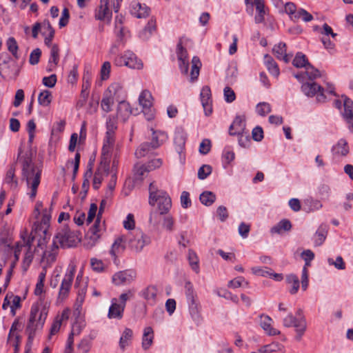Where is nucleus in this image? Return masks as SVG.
<instances>
[{"label": "nucleus", "instance_id": "f257e3e1", "mask_svg": "<svg viewBox=\"0 0 353 353\" xmlns=\"http://www.w3.org/2000/svg\"><path fill=\"white\" fill-rule=\"evenodd\" d=\"M22 180L26 181L28 188L30 191L28 193L33 199L37 195V188L40 183L41 168L32 162V158L26 154L21 160Z\"/></svg>", "mask_w": 353, "mask_h": 353}, {"label": "nucleus", "instance_id": "f03ea898", "mask_svg": "<svg viewBox=\"0 0 353 353\" xmlns=\"http://www.w3.org/2000/svg\"><path fill=\"white\" fill-rule=\"evenodd\" d=\"M48 313V310L44 305L34 304L32 306L26 327L29 339H33L36 332L43 328Z\"/></svg>", "mask_w": 353, "mask_h": 353}, {"label": "nucleus", "instance_id": "7ed1b4c3", "mask_svg": "<svg viewBox=\"0 0 353 353\" xmlns=\"http://www.w3.org/2000/svg\"><path fill=\"white\" fill-rule=\"evenodd\" d=\"M149 192L150 205H157L160 214H167L172 207L171 199L168 194L165 192L159 190L154 182L150 184Z\"/></svg>", "mask_w": 353, "mask_h": 353}, {"label": "nucleus", "instance_id": "20e7f679", "mask_svg": "<svg viewBox=\"0 0 353 353\" xmlns=\"http://www.w3.org/2000/svg\"><path fill=\"white\" fill-rule=\"evenodd\" d=\"M302 92L307 97L316 96L319 103H324L327 99L326 93L334 94V89L329 88L326 90L321 85L314 82H306L301 85Z\"/></svg>", "mask_w": 353, "mask_h": 353}, {"label": "nucleus", "instance_id": "39448f33", "mask_svg": "<svg viewBox=\"0 0 353 353\" xmlns=\"http://www.w3.org/2000/svg\"><path fill=\"white\" fill-rule=\"evenodd\" d=\"M125 236L130 248L136 252H141L146 245L150 243V238L139 229L134 230Z\"/></svg>", "mask_w": 353, "mask_h": 353}, {"label": "nucleus", "instance_id": "423d86ee", "mask_svg": "<svg viewBox=\"0 0 353 353\" xmlns=\"http://www.w3.org/2000/svg\"><path fill=\"white\" fill-rule=\"evenodd\" d=\"M39 250L42 251L41 263H46V265H49L56 259L59 245L57 244V241L53 240L52 243L49 246H47L46 240L44 238L39 241L38 248L36 250L37 253L39 252Z\"/></svg>", "mask_w": 353, "mask_h": 353}, {"label": "nucleus", "instance_id": "0eeeda50", "mask_svg": "<svg viewBox=\"0 0 353 353\" xmlns=\"http://www.w3.org/2000/svg\"><path fill=\"white\" fill-rule=\"evenodd\" d=\"M57 244L59 243L62 248H70L76 245L79 238L74 231H72L68 226L59 229L54 239Z\"/></svg>", "mask_w": 353, "mask_h": 353}, {"label": "nucleus", "instance_id": "6e6552de", "mask_svg": "<svg viewBox=\"0 0 353 353\" xmlns=\"http://www.w3.org/2000/svg\"><path fill=\"white\" fill-rule=\"evenodd\" d=\"M116 65H125L130 68L140 70L143 68L142 61L131 51L125 52L123 55L117 56L114 59Z\"/></svg>", "mask_w": 353, "mask_h": 353}, {"label": "nucleus", "instance_id": "1a4fd4ad", "mask_svg": "<svg viewBox=\"0 0 353 353\" xmlns=\"http://www.w3.org/2000/svg\"><path fill=\"white\" fill-rule=\"evenodd\" d=\"M114 145V135L111 132H106L103 140L102 148L101 161L103 162V166L105 167V163H110L111 154Z\"/></svg>", "mask_w": 353, "mask_h": 353}, {"label": "nucleus", "instance_id": "9d476101", "mask_svg": "<svg viewBox=\"0 0 353 353\" xmlns=\"http://www.w3.org/2000/svg\"><path fill=\"white\" fill-rule=\"evenodd\" d=\"M75 273V266L72 265L70 268L69 271L65 274L64 279L61 282V285L59 289L58 299L63 301L68 296L71 288L72 283Z\"/></svg>", "mask_w": 353, "mask_h": 353}, {"label": "nucleus", "instance_id": "9b49d317", "mask_svg": "<svg viewBox=\"0 0 353 353\" xmlns=\"http://www.w3.org/2000/svg\"><path fill=\"white\" fill-rule=\"evenodd\" d=\"M109 0H100V5L95 10L94 17L97 20L110 22L112 19V12L108 7Z\"/></svg>", "mask_w": 353, "mask_h": 353}, {"label": "nucleus", "instance_id": "f8f14e48", "mask_svg": "<svg viewBox=\"0 0 353 353\" xmlns=\"http://www.w3.org/2000/svg\"><path fill=\"white\" fill-rule=\"evenodd\" d=\"M245 115H237L229 128V134L231 136L241 134L245 131Z\"/></svg>", "mask_w": 353, "mask_h": 353}, {"label": "nucleus", "instance_id": "ddd939ff", "mask_svg": "<svg viewBox=\"0 0 353 353\" xmlns=\"http://www.w3.org/2000/svg\"><path fill=\"white\" fill-rule=\"evenodd\" d=\"M136 277L135 273L128 271H120L114 274L112 276V282L117 285H120L123 284H128L132 282Z\"/></svg>", "mask_w": 353, "mask_h": 353}, {"label": "nucleus", "instance_id": "4468645a", "mask_svg": "<svg viewBox=\"0 0 353 353\" xmlns=\"http://www.w3.org/2000/svg\"><path fill=\"white\" fill-rule=\"evenodd\" d=\"M103 162L101 161L97 170L96 171L93 179V188L97 190L103 179L104 176H107L110 172V163H106L105 167L103 166Z\"/></svg>", "mask_w": 353, "mask_h": 353}, {"label": "nucleus", "instance_id": "2eb2a0df", "mask_svg": "<svg viewBox=\"0 0 353 353\" xmlns=\"http://www.w3.org/2000/svg\"><path fill=\"white\" fill-rule=\"evenodd\" d=\"M111 303L108 314V318L121 319L125 309L123 303L119 304L117 299H112Z\"/></svg>", "mask_w": 353, "mask_h": 353}, {"label": "nucleus", "instance_id": "dca6fc26", "mask_svg": "<svg viewBox=\"0 0 353 353\" xmlns=\"http://www.w3.org/2000/svg\"><path fill=\"white\" fill-rule=\"evenodd\" d=\"M272 319L267 315L260 316V325L263 330L269 336H275L280 334V331L272 326Z\"/></svg>", "mask_w": 353, "mask_h": 353}, {"label": "nucleus", "instance_id": "f3484780", "mask_svg": "<svg viewBox=\"0 0 353 353\" xmlns=\"http://www.w3.org/2000/svg\"><path fill=\"white\" fill-rule=\"evenodd\" d=\"M177 57L179 61V67L181 72L187 74L188 70V53L185 49L183 48L181 43L177 45Z\"/></svg>", "mask_w": 353, "mask_h": 353}, {"label": "nucleus", "instance_id": "a211bd4d", "mask_svg": "<svg viewBox=\"0 0 353 353\" xmlns=\"http://www.w3.org/2000/svg\"><path fill=\"white\" fill-rule=\"evenodd\" d=\"M186 296L189 303L190 312L193 318L198 316L199 307L196 300V295L192 287L187 288Z\"/></svg>", "mask_w": 353, "mask_h": 353}, {"label": "nucleus", "instance_id": "6ab92c4d", "mask_svg": "<svg viewBox=\"0 0 353 353\" xmlns=\"http://www.w3.org/2000/svg\"><path fill=\"white\" fill-rule=\"evenodd\" d=\"M125 242H127V238L125 235L119 236L114 240L110 250V254L112 257L116 259L117 254L125 250Z\"/></svg>", "mask_w": 353, "mask_h": 353}, {"label": "nucleus", "instance_id": "aec40b11", "mask_svg": "<svg viewBox=\"0 0 353 353\" xmlns=\"http://www.w3.org/2000/svg\"><path fill=\"white\" fill-rule=\"evenodd\" d=\"M157 294V289L153 285L148 286L140 292L141 296H142L150 305L155 303Z\"/></svg>", "mask_w": 353, "mask_h": 353}, {"label": "nucleus", "instance_id": "412c9836", "mask_svg": "<svg viewBox=\"0 0 353 353\" xmlns=\"http://www.w3.org/2000/svg\"><path fill=\"white\" fill-rule=\"evenodd\" d=\"M59 61V48L57 44H53L50 48V57L48 65V70L51 72L57 65Z\"/></svg>", "mask_w": 353, "mask_h": 353}, {"label": "nucleus", "instance_id": "4be33fe9", "mask_svg": "<svg viewBox=\"0 0 353 353\" xmlns=\"http://www.w3.org/2000/svg\"><path fill=\"white\" fill-rule=\"evenodd\" d=\"M131 12L137 18H145L150 14V8L144 4L141 5L140 3H134L132 6Z\"/></svg>", "mask_w": 353, "mask_h": 353}, {"label": "nucleus", "instance_id": "5701e85b", "mask_svg": "<svg viewBox=\"0 0 353 353\" xmlns=\"http://www.w3.org/2000/svg\"><path fill=\"white\" fill-rule=\"evenodd\" d=\"M333 154L338 157H345L349 153V147L347 142L343 139H340L332 148Z\"/></svg>", "mask_w": 353, "mask_h": 353}, {"label": "nucleus", "instance_id": "b1692460", "mask_svg": "<svg viewBox=\"0 0 353 353\" xmlns=\"http://www.w3.org/2000/svg\"><path fill=\"white\" fill-rule=\"evenodd\" d=\"M131 114L130 104L124 101L119 102L117 107V117L125 121Z\"/></svg>", "mask_w": 353, "mask_h": 353}, {"label": "nucleus", "instance_id": "393cba45", "mask_svg": "<svg viewBox=\"0 0 353 353\" xmlns=\"http://www.w3.org/2000/svg\"><path fill=\"white\" fill-rule=\"evenodd\" d=\"M154 339V332L151 327H147L144 329L142 338V347L148 350L152 344Z\"/></svg>", "mask_w": 353, "mask_h": 353}, {"label": "nucleus", "instance_id": "a878e982", "mask_svg": "<svg viewBox=\"0 0 353 353\" xmlns=\"http://www.w3.org/2000/svg\"><path fill=\"white\" fill-rule=\"evenodd\" d=\"M254 4L256 10V14L255 15L254 20L256 23H260L264 21V16L265 14V5L263 0H254Z\"/></svg>", "mask_w": 353, "mask_h": 353}, {"label": "nucleus", "instance_id": "bb28decb", "mask_svg": "<svg viewBox=\"0 0 353 353\" xmlns=\"http://www.w3.org/2000/svg\"><path fill=\"white\" fill-rule=\"evenodd\" d=\"M122 91L123 87L121 84L116 82L112 83L105 90V93L118 100L121 98Z\"/></svg>", "mask_w": 353, "mask_h": 353}, {"label": "nucleus", "instance_id": "cd10ccee", "mask_svg": "<svg viewBox=\"0 0 353 353\" xmlns=\"http://www.w3.org/2000/svg\"><path fill=\"white\" fill-rule=\"evenodd\" d=\"M273 52L278 59H283L285 63L290 61L289 55L286 54V45L285 43L281 42L275 46L273 48Z\"/></svg>", "mask_w": 353, "mask_h": 353}, {"label": "nucleus", "instance_id": "c85d7f7f", "mask_svg": "<svg viewBox=\"0 0 353 353\" xmlns=\"http://www.w3.org/2000/svg\"><path fill=\"white\" fill-rule=\"evenodd\" d=\"M139 102L143 109H150L152 105V97L151 93L148 90H143L139 96Z\"/></svg>", "mask_w": 353, "mask_h": 353}, {"label": "nucleus", "instance_id": "c756f323", "mask_svg": "<svg viewBox=\"0 0 353 353\" xmlns=\"http://www.w3.org/2000/svg\"><path fill=\"white\" fill-rule=\"evenodd\" d=\"M344 112L343 116L347 122H350L353 119V101L345 97L343 101Z\"/></svg>", "mask_w": 353, "mask_h": 353}, {"label": "nucleus", "instance_id": "7c9ffc66", "mask_svg": "<svg viewBox=\"0 0 353 353\" xmlns=\"http://www.w3.org/2000/svg\"><path fill=\"white\" fill-rule=\"evenodd\" d=\"M52 101V92L48 90H42L38 95V103L40 105L48 107Z\"/></svg>", "mask_w": 353, "mask_h": 353}, {"label": "nucleus", "instance_id": "2f4dec72", "mask_svg": "<svg viewBox=\"0 0 353 353\" xmlns=\"http://www.w3.org/2000/svg\"><path fill=\"white\" fill-rule=\"evenodd\" d=\"M157 25L156 20L153 18H151L148 22L146 26L143 30V31L140 34V37L143 39H148L150 35L153 33V32L156 31Z\"/></svg>", "mask_w": 353, "mask_h": 353}, {"label": "nucleus", "instance_id": "473e14b6", "mask_svg": "<svg viewBox=\"0 0 353 353\" xmlns=\"http://www.w3.org/2000/svg\"><path fill=\"white\" fill-rule=\"evenodd\" d=\"M132 337V331L130 328H125L119 340V347L124 350L126 347L129 346Z\"/></svg>", "mask_w": 353, "mask_h": 353}, {"label": "nucleus", "instance_id": "72a5a7b5", "mask_svg": "<svg viewBox=\"0 0 353 353\" xmlns=\"http://www.w3.org/2000/svg\"><path fill=\"white\" fill-rule=\"evenodd\" d=\"M265 63L268 71L274 76L278 77L279 74V69L278 68L277 64L274 61V59L269 56L268 54H265L264 56Z\"/></svg>", "mask_w": 353, "mask_h": 353}, {"label": "nucleus", "instance_id": "f704fd0d", "mask_svg": "<svg viewBox=\"0 0 353 353\" xmlns=\"http://www.w3.org/2000/svg\"><path fill=\"white\" fill-rule=\"evenodd\" d=\"M152 131V139L151 144V148L152 149H156L159 147L161 143L163 142L164 139L166 138L165 134L163 132L160 131Z\"/></svg>", "mask_w": 353, "mask_h": 353}, {"label": "nucleus", "instance_id": "c9c22d12", "mask_svg": "<svg viewBox=\"0 0 353 353\" xmlns=\"http://www.w3.org/2000/svg\"><path fill=\"white\" fill-rule=\"evenodd\" d=\"M304 74H305L306 79L310 81H313L321 77L320 71L312 66L310 63L306 65Z\"/></svg>", "mask_w": 353, "mask_h": 353}, {"label": "nucleus", "instance_id": "e433bc0d", "mask_svg": "<svg viewBox=\"0 0 353 353\" xmlns=\"http://www.w3.org/2000/svg\"><path fill=\"white\" fill-rule=\"evenodd\" d=\"M5 181L6 183L9 184L12 189H15L17 187L18 181L15 177V169L14 167H10L7 171Z\"/></svg>", "mask_w": 353, "mask_h": 353}, {"label": "nucleus", "instance_id": "4c0bfd02", "mask_svg": "<svg viewBox=\"0 0 353 353\" xmlns=\"http://www.w3.org/2000/svg\"><path fill=\"white\" fill-rule=\"evenodd\" d=\"M19 326V323L17 321H14L10 330V333L8 335V342L12 343V345L17 347L18 341H19V335L16 332Z\"/></svg>", "mask_w": 353, "mask_h": 353}, {"label": "nucleus", "instance_id": "58836bf2", "mask_svg": "<svg viewBox=\"0 0 353 353\" xmlns=\"http://www.w3.org/2000/svg\"><path fill=\"white\" fill-rule=\"evenodd\" d=\"M84 327V323L81 319H77L76 321L72 324V330L70 334H69V336L68 338V340L71 339V341H74V336H78L81 332L82 328Z\"/></svg>", "mask_w": 353, "mask_h": 353}, {"label": "nucleus", "instance_id": "ea45409f", "mask_svg": "<svg viewBox=\"0 0 353 353\" xmlns=\"http://www.w3.org/2000/svg\"><path fill=\"white\" fill-rule=\"evenodd\" d=\"M292 228L291 223L287 219L281 221L271 229L272 233H281L283 231H289Z\"/></svg>", "mask_w": 353, "mask_h": 353}, {"label": "nucleus", "instance_id": "a19ab883", "mask_svg": "<svg viewBox=\"0 0 353 353\" xmlns=\"http://www.w3.org/2000/svg\"><path fill=\"white\" fill-rule=\"evenodd\" d=\"M201 66V63L199 59L196 57H194L192 59V70L190 73L192 81H194L198 78Z\"/></svg>", "mask_w": 353, "mask_h": 353}, {"label": "nucleus", "instance_id": "79ce46f5", "mask_svg": "<svg viewBox=\"0 0 353 353\" xmlns=\"http://www.w3.org/2000/svg\"><path fill=\"white\" fill-rule=\"evenodd\" d=\"M286 281L288 283L292 286L290 292L292 294H296L299 288V280L298 277L294 274H289L286 277Z\"/></svg>", "mask_w": 353, "mask_h": 353}, {"label": "nucleus", "instance_id": "37998d69", "mask_svg": "<svg viewBox=\"0 0 353 353\" xmlns=\"http://www.w3.org/2000/svg\"><path fill=\"white\" fill-rule=\"evenodd\" d=\"M309 61L305 54L301 52L296 53L294 59H293L292 64L296 68H305L306 65L309 64Z\"/></svg>", "mask_w": 353, "mask_h": 353}, {"label": "nucleus", "instance_id": "c03bdc74", "mask_svg": "<svg viewBox=\"0 0 353 353\" xmlns=\"http://www.w3.org/2000/svg\"><path fill=\"white\" fill-rule=\"evenodd\" d=\"M327 234V230L325 227L321 226L315 234V245L319 246L325 241Z\"/></svg>", "mask_w": 353, "mask_h": 353}, {"label": "nucleus", "instance_id": "a18cd8bd", "mask_svg": "<svg viewBox=\"0 0 353 353\" xmlns=\"http://www.w3.org/2000/svg\"><path fill=\"white\" fill-rule=\"evenodd\" d=\"M115 99L110 97L104 92L103 97L101 102V106L103 110L106 112H108L111 110L112 106L114 103Z\"/></svg>", "mask_w": 353, "mask_h": 353}, {"label": "nucleus", "instance_id": "49530a36", "mask_svg": "<svg viewBox=\"0 0 353 353\" xmlns=\"http://www.w3.org/2000/svg\"><path fill=\"white\" fill-rule=\"evenodd\" d=\"M216 200L215 194L210 191L203 192L200 195L201 202L207 206L211 205Z\"/></svg>", "mask_w": 353, "mask_h": 353}, {"label": "nucleus", "instance_id": "de8ad7c7", "mask_svg": "<svg viewBox=\"0 0 353 353\" xmlns=\"http://www.w3.org/2000/svg\"><path fill=\"white\" fill-rule=\"evenodd\" d=\"M24 243L26 244V246L28 247V250L26 253V255H25V257H24L23 261V265H22L23 270L26 271L32 261L33 253H32V252L30 251V243H31L30 240L28 239Z\"/></svg>", "mask_w": 353, "mask_h": 353}, {"label": "nucleus", "instance_id": "09e8293b", "mask_svg": "<svg viewBox=\"0 0 353 353\" xmlns=\"http://www.w3.org/2000/svg\"><path fill=\"white\" fill-rule=\"evenodd\" d=\"M134 175L137 179L142 180L150 172V169L146 165L137 164L134 168Z\"/></svg>", "mask_w": 353, "mask_h": 353}, {"label": "nucleus", "instance_id": "8fccbe9b", "mask_svg": "<svg viewBox=\"0 0 353 353\" xmlns=\"http://www.w3.org/2000/svg\"><path fill=\"white\" fill-rule=\"evenodd\" d=\"M101 234H91L88 232L85 239V246L87 249H92L98 242Z\"/></svg>", "mask_w": 353, "mask_h": 353}, {"label": "nucleus", "instance_id": "3c124183", "mask_svg": "<svg viewBox=\"0 0 353 353\" xmlns=\"http://www.w3.org/2000/svg\"><path fill=\"white\" fill-rule=\"evenodd\" d=\"M201 101L203 108H205V105L208 103H211V90L208 86H204L201 89Z\"/></svg>", "mask_w": 353, "mask_h": 353}, {"label": "nucleus", "instance_id": "603ef678", "mask_svg": "<svg viewBox=\"0 0 353 353\" xmlns=\"http://www.w3.org/2000/svg\"><path fill=\"white\" fill-rule=\"evenodd\" d=\"M174 142L175 150L178 153H181L184 148L185 138L181 132H176L174 136Z\"/></svg>", "mask_w": 353, "mask_h": 353}, {"label": "nucleus", "instance_id": "864d4df0", "mask_svg": "<svg viewBox=\"0 0 353 353\" xmlns=\"http://www.w3.org/2000/svg\"><path fill=\"white\" fill-rule=\"evenodd\" d=\"M188 261L192 269L196 272H198L199 270V259L196 254L192 250H189Z\"/></svg>", "mask_w": 353, "mask_h": 353}, {"label": "nucleus", "instance_id": "5fc2aeb1", "mask_svg": "<svg viewBox=\"0 0 353 353\" xmlns=\"http://www.w3.org/2000/svg\"><path fill=\"white\" fill-rule=\"evenodd\" d=\"M297 332V339L299 340L306 329V323L303 318L297 319L294 324Z\"/></svg>", "mask_w": 353, "mask_h": 353}, {"label": "nucleus", "instance_id": "6e6d98bb", "mask_svg": "<svg viewBox=\"0 0 353 353\" xmlns=\"http://www.w3.org/2000/svg\"><path fill=\"white\" fill-rule=\"evenodd\" d=\"M299 19H302L303 21L308 22L313 19V17L306 10L300 9L294 14V18L293 20L296 21Z\"/></svg>", "mask_w": 353, "mask_h": 353}, {"label": "nucleus", "instance_id": "4d7b16f0", "mask_svg": "<svg viewBox=\"0 0 353 353\" xmlns=\"http://www.w3.org/2000/svg\"><path fill=\"white\" fill-rule=\"evenodd\" d=\"M152 148H151V144L146 142L142 143L136 150L135 155L138 158H141L145 157Z\"/></svg>", "mask_w": 353, "mask_h": 353}, {"label": "nucleus", "instance_id": "13d9d810", "mask_svg": "<svg viewBox=\"0 0 353 353\" xmlns=\"http://www.w3.org/2000/svg\"><path fill=\"white\" fill-rule=\"evenodd\" d=\"M117 183V172L115 170H112V174H111V179L108 183V191L105 193V198H110L112 195V192L115 188Z\"/></svg>", "mask_w": 353, "mask_h": 353}, {"label": "nucleus", "instance_id": "bf43d9fd", "mask_svg": "<svg viewBox=\"0 0 353 353\" xmlns=\"http://www.w3.org/2000/svg\"><path fill=\"white\" fill-rule=\"evenodd\" d=\"M90 265L92 269L97 272H103L105 269L103 262L97 258H92L90 259Z\"/></svg>", "mask_w": 353, "mask_h": 353}, {"label": "nucleus", "instance_id": "052dcab7", "mask_svg": "<svg viewBox=\"0 0 353 353\" xmlns=\"http://www.w3.org/2000/svg\"><path fill=\"white\" fill-rule=\"evenodd\" d=\"M8 50L12 53V54L18 59L17 50L18 45L16 40L13 37H10L7 41Z\"/></svg>", "mask_w": 353, "mask_h": 353}, {"label": "nucleus", "instance_id": "680f3d73", "mask_svg": "<svg viewBox=\"0 0 353 353\" xmlns=\"http://www.w3.org/2000/svg\"><path fill=\"white\" fill-rule=\"evenodd\" d=\"M51 216L49 212L46 210L43 212L42 219L41 221V230L43 233H46L47 228L49 227Z\"/></svg>", "mask_w": 353, "mask_h": 353}, {"label": "nucleus", "instance_id": "e2e57ef3", "mask_svg": "<svg viewBox=\"0 0 353 353\" xmlns=\"http://www.w3.org/2000/svg\"><path fill=\"white\" fill-rule=\"evenodd\" d=\"M111 64L109 61H105L101 68V78L102 80H107L110 77Z\"/></svg>", "mask_w": 353, "mask_h": 353}, {"label": "nucleus", "instance_id": "0e129e2a", "mask_svg": "<svg viewBox=\"0 0 353 353\" xmlns=\"http://www.w3.org/2000/svg\"><path fill=\"white\" fill-rule=\"evenodd\" d=\"M327 262L329 265H334L338 270H344L345 268V265L343 261V259L340 256L336 257L335 261L333 260V259L329 258L327 259Z\"/></svg>", "mask_w": 353, "mask_h": 353}, {"label": "nucleus", "instance_id": "69168bd1", "mask_svg": "<svg viewBox=\"0 0 353 353\" xmlns=\"http://www.w3.org/2000/svg\"><path fill=\"white\" fill-rule=\"evenodd\" d=\"M162 226L168 232H172L174 230V219L172 216L168 215L164 216L163 220Z\"/></svg>", "mask_w": 353, "mask_h": 353}, {"label": "nucleus", "instance_id": "338daca9", "mask_svg": "<svg viewBox=\"0 0 353 353\" xmlns=\"http://www.w3.org/2000/svg\"><path fill=\"white\" fill-rule=\"evenodd\" d=\"M271 111V108L269 103L263 102L260 103L256 106V112L261 116H265Z\"/></svg>", "mask_w": 353, "mask_h": 353}, {"label": "nucleus", "instance_id": "774afa93", "mask_svg": "<svg viewBox=\"0 0 353 353\" xmlns=\"http://www.w3.org/2000/svg\"><path fill=\"white\" fill-rule=\"evenodd\" d=\"M41 54V51L39 48L34 49L30 55L29 62L31 65H36L39 63Z\"/></svg>", "mask_w": 353, "mask_h": 353}]
</instances>
